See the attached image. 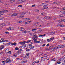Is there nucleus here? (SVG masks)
<instances>
[{
    "label": "nucleus",
    "instance_id": "nucleus-1",
    "mask_svg": "<svg viewBox=\"0 0 65 65\" xmlns=\"http://www.w3.org/2000/svg\"><path fill=\"white\" fill-rule=\"evenodd\" d=\"M6 62L7 63H10L11 62V60L9 58H7L6 60Z\"/></svg>",
    "mask_w": 65,
    "mask_h": 65
},
{
    "label": "nucleus",
    "instance_id": "nucleus-2",
    "mask_svg": "<svg viewBox=\"0 0 65 65\" xmlns=\"http://www.w3.org/2000/svg\"><path fill=\"white\" fill-rule=\"evenodd\" d=\"M18 15V13H14L12 15H11V17H14V16H17Z\"/></svg>",
    "mask_w": 65,
    "mask_h": 65
},
{
    "label": "nucleus",
    "instance_id": "nucleus-3",
    "mask_svg": "<svg viewBox=\"0 0 65 65\" xmlns=\"http://www.w3.org/2000/svg\"><path fill=\"white\" fill-rule=\"evenodd\" d=\"M19 44H21V45H23L25 44V42L24 41L22 42H20L19 43Z\"/></svg>",
    "mask_w": 65,
    "mask_h": 65
},
{
    "label": "nucleus",
    "instance_id": "nucleus-4",
    "mask_svg": "<svg viewBox=\"0 0 65 65\" xmlns=\"http://www.w3.org/2000/svg\"><path fill=\"white\" fill-rule=\"evenodd\" d=\"M27 1V0H19V2L20 3H22V2H24L25 1Z\"/></svg>",
    "mask_w": 65,
    "mask_h": 65
},
{
    "label": "nucleus",
    "instance_id": "nucleus-5",
    "mask_svg": "<svg viewBox=\"0 0 65 65\" xmlns=\"http://www.w3.org/2000/svg\"><path fill=\"white\" fill-rule=\"evenodd\" d=\"M4 48V45H2L0 47V50H2L3 48Z\"/></svg>",
    "mask_w": 65,
    "mask_h": 65
},
{
    "label": "nucleus",
    "instance_id": "nucleus-6",
    "mask_svg": "<svg viewBox=\"0 0 65 65\" xmlns=\"http://www.w3.org/2000/svg\"><path fill=\"white\" fill-rule=\"evenodd\" d=\"M11 44L12 45L15 46L16 45H17V43H16V42H14L13 43H12Z\"/></svg>",
    "mask_w": 65,
    "mask_h": 65
},
{
    "label": "nucleus",
    "instance_id": "nucleus-7",
    "mask_svg": "<svg viewBox=\"0 0 65 65\" xmlns=\"http://www.w3.org/2000/svg\"><path fill=\"white\" fill-rule=\"evenodd\" d=\"M22 53V51L18 50L17 52V54H20V53Z\"/></svg>",
    "mask_w": 65,
    "mask_h": 65
},
{
    "label": "nucleus",
    "instance_id": "nucleus-8",
    "mask_svg": "<svg viewBox=\"0 0 65 65\" xmlns=\"http://www.w3.org/2000/svg\"><path fill=\"white\" fill-rule=\"evenodd\" d=\"M26 13L25 12H22L21 13V14L22 15H25L26 14Z\"/></svg>",
    "mask_w": 65,
    "mask_h": 65
},
{
    "label": "nucleus",
    "instance_id": "nucleus-9",
    "mask_svg": "<svg viewBox=\"0 0 65 65\" xmlns=\"http://www.w3.org/2000/svg\"><path fill=\"white\" fill-rule=\"evenodd\" d=\"M59 26H60V27H64L65 26L63 25L60 24L59 25Z\"/></svg>",
    "mask_w": 65,
    "mask_h": 65
},
{
    "label": "nucleus",
    "instance_id": "nucleus-10",
    "mask_svg": "<svg viewBox=\"0 0 65 65\" xmlns=\"http://www.w3.org/2000/svg\"><path fill=\"white\" fill-rule=\"evenodd\" d=\"M58 48H63V45H60L59 47H58Z\"/></svg>",
    "mask_w": 65,
    "mask_h": 65
},
{
    "label": "nucleus",
    "instance_id": "nucleus-11",
    "mask_svg": "<svg viewBox=\"0 0 65 65\" xmlns=\"http://www.w3.org/2000/svg\"><path fill=\"white\" fill-rule=\"evenodd\" d=\"M34 47V46H31V47L30 46V49H33V48H34V47Z\"/></svg>",
    "mask_w": 65,
    "mask_h": 65
},
{
    "label": "nucleus",
    "instance_id": "nucleus-12",
    "mask_svg": "<svg viewBox=\"0 0 65 65\" xmlns=\"http://www.w3.org/2000/svg\"><path fill=\"white\" fill-rule=\"evenodd\" d=\"M43 4H44V6H47L48 5L47 4L45 3H43Z\"/></svg>",
    "mask_w": 65,
    "mask_h": 65
},
{
    "label": "nucleus",
    "instance_id": "nucleus-13",
    "mask_svg": "<svg viewBox=\"0 0 65 65\" xmlns=\"http://www.w3.org/2000/svg\"><path fill=\"white\" fill-rule=\"evenodd\" d=\"M22 47H23V48L26 47V45L23 44V45Z\"/></svg>",
    "mask_w": 65,
    "mask_h": 65
},
{
    "label": "nucleus",
    "instance_id": "nucleus-14",
    "mask_svg": "<svg viewBox=\"0 0 65 65\" xmlns=\"http://www.w3.org/2000/svg\"><path fill=\"white\" fill-rule=\"evenodd\" d=\"M20 30H21V31H23L25 30V28H22V27H21V28L20 29Z\"/></svg>",
    "mask_w": 65,
    "mask_h": 65
},
{
    "label": "nucleus",
    "instance_id": "nucleus-15",
    "mask_svg": "<svg viewBox=\"0 0 65 65\" xmlns=\"http://www.w3.org/2000/svg\"><path fill=\"white\" fill-rule=\"evenodd\" d=\"M43 8H44V9H46L47 8H48V7L47 6H44L43 7Z\"/></svg>",
    "mask_w": 65,
    "mask_h": 65
},
{
    "label": "nucleus",
    "instance_id": "nucleus-16",
    "mask_svg": "<svg viewBox=\"0 0 65 65\" xmlns=\"http://www.w3.org/2000/svg\"><path fill=\"white\" fill-rule=\"evenodd\" d=\"M26 50L27 52H29V51H30V49H28L27 48H26Z\"/></svg>",
    "mask_w": 65,
    "mask_h": 65
},
{
    "label": "nucleus",
    "instance_id": "nucleus-17",
    "mask_svg": "<svg viewBox=\"0 0 65 65\" xmlns=\"http://www.w3.org/2000/svg\"><path fill=\"white\" fill-rule=\"evenodd\" d=\"M11 27H9V28H6V30H10V29H11Z\"/></svg>",
    "mask_w": 65,
    "mask_h": 65
},
{
    "label": "nucleus",
    "instance_id": "nucleus-18",
    "mask_svg": "<svg viewBox=\"0 0 65 65\" xmlns=\"http://www.w3.org/2000/svg\"><path fill=\"white\" fill-rule=\"evenodd\" d=\"M48 18H49V17L48 16H45L44 17V18L45 19H48Z\"/></svg>",
    "mask_w": 65,
    "mask_h": 65
},
{
    "label": "nucleus",
    "instance_id": "nucleus-19",
    "mask_svg": "<svg viewBox=\"0 0 65 65\" xmlns=\"http://www.w3.org/2000/svg\"><path fill=\"white\" fill-rule=\"evenodd\" d=\"M24 15H20L19 16V18H24Z\"/></svg>",
    "mask_w": 65,
    "mask_h": 65
},
{
    "label": "nucleus",
    "instance_id": "nucleus-20",
    "mask_svg": "<svg viewBox=\"0 0 65 65\" xmlns=\"http://www.w3.org/2000/svg\"><path fill=\"white\" fill-rule=\"evenodd\" d=\"M5 52H7V53H8V52H9V50L8 49H6L5 50Z\"/></svg>",
    "mask_w": 65,
    "mask_h": 65
},
{
    "label": "nucleus",
    "instance_id": "nucleus-21",
    "mask_svg": "<svg viewBox=\"0 0 65 65\" xmlns=\"http://www.w3.org/2000/svg\"><path fill=\"white\" fill-rule=\"evenodd\" d=\"M60 3V2H54V4H59V3Z\"/></svg>",
    "mask_w": 65,
    "mask_h": 65
},
{
    "label": "nucleus",
    "instance_id": "nucleus-22",
    "mask_svg": "<svg viewBox=\"0 0 65 65\" xmlns=\"http://www.w3.org/2000/svg\"><path fill=\"white\" fill-rule=\"evenodd\" d=\"M63 61L64 62V63H65V57H64L62 59Z\"/></svg>",
    "mask_w": 65,
    "mask_h": 65
},
{
    "label": "nucleus",
    "instance_id": "nucleus-23",
    "mask_svg": "<svg viewBox=\"0 0 65 65\" xmlns=\"http://www.w3.org/2000/svg\"><path fill=\"white\" fill-rule=\"evenodd\" d=\"M15 50H16L17 51L18 50H19V48L18 47H16L15 48Z\"/></svg>",
    "mask_w": 65,
    "mask_h": 65
},
{
    "label": "nucleus",
    "instance_id": "nucleus-24",
    "mask_svg": "<svg viewBox=\"0 0 65 65\" xmlns=\"http://www.w3.org/2000/svg\"><path fill=\"white\" fill-rule=\"evenodd\" d=\"M47 56V55L46 54H44V55H43V56L44 57H46Z\"/></svg>",
    "mask_w": 65,
    "mask_h": 65
},
{
    "label": "nucleus",
    "instance_id": "nucleus-25",
    "mask_svg": "<svg viewBox=\"0 0 65 65\" xmlns=\"http://www.w3.org/2000/svg\"><path fill=\"white\" fill-rule=\"evenodd\" d=\"M23 6L21 5H18V7H22Z\"/></svg>",
    "mask_w": 65,
    "mask_h": 65
},
{
    "label": "nucleus",
    "instance_id": "nucleus-26",
    "mask_svg": "<svg viewBox=\"0 0 65 65\" xmlns=\"http://www.w3.org/2000/svg\"><path fill=\"white\" fill-rule=\"evenodd\" d=\"M41 26V25H36V26L37 27H40Z\"/></svg>",
    "mask_w": 65,
    "mask_h": 65
},
{
    "label": "nucleus",
    "instance_id": "nucleus-27",
    "mask_svg": "<svg viewBox=\"0 0 65 65\" xmlns=\"http://www.w3.org/2000/svg\"><path fill=\"white\" fill-rule=\"evenodd\" d=\"M26 21H28V20H30V19L26 18Z\"/></svg>",
    "mask_w": 65,
    "mask_h": 65
},
{
    "label": "nucleus",
    "instance_id": "nucleus-28",
    "mask_svg": "<svg viewBox=\"0 0 65 65\" xmlns=\"http://www.w3.org/2000/svg\"><path fill=\"white\" fill-rule=\"evenodd\" d=\"M5 41H6V40H3L1 41V42H5Z\"/></svg>",
    "mask_w": 65,
    "mask_h": 65
},
{
    "label": "nucleus",
    "instance_id": "nucleus-29",
    "mask_svg": "<svg viewBox=\"0 0 65 65\" xmlns=\"http://www.w3.org/2000/svg\"><path fill=\"white\" fill-rule=\"evenodd\" d=\"M39 10L38 9H36V12H39Z\"/></svg>",
    "mask_w": 65,
    "mask_h": 65
},
{
    "label": "nucleus",
    "instance_id": "nucleus-30",
    "mask_svg": "<svg viewBox=\"0 0 65 65\" xmlns=\"http://www.w3.org/2000/svg\"><path fill=\"white\" fill-rule=\"evenodd\" d=\"M56 50H57V49H58V47H55L54 48Z\"/></svg>",
    "mask_w": 65,
    "mask_h": 65
},
{
    "label": "nucleus",
    "instance_id": "nucleus-31",
    "mask_svg": "<svg viewBox=\"0 0 65 65\" xmlns=\"http://www.w3.org/2000/svg\"><path fill=\"white\" fill-rule=\"evenodd\" d=\"M5 33L6 34H9V32H8L7 31H5Z\"/></svg>",
    "mask_w": 65,
    "mask_h": 65
},
{
    "label": "nucleus",
    "instance_id": "nucleus-32",
    "mask_svg": "<svg viewBox=\"0 0 65 65\" xmlns=\"http://www.w3.org/2000/svg\"><path fill=\"white\" fill-rule=\"evenodd\" d=\"M61 21L62 22H65V19H63V20H61Z\"/></svg>",
    "mask_w": 65,
    "mask_h": 65
},
{
    "label": "nucleus",
    "instance_id": "nucleus-33",
    "mask_svg": "<svg viewBox=\"0 0 65 65\" xmlns=\"http://www.w3.org/2000/svg\"><path fill=\"white\" fill-rule=\"evenodd\" d=\"M62 60H63V59L62 58H60L58 61H62Z\"/></svg>",
    "mask_w": 65,
    "mask_h": 65
},
{
    "label": "nucleus",
    "instance_id": "nucleus-34",
    "mask_svg": "<svg viewBox=\"0 0 65 65\" xmlns=\"http://www.w3.org/2000/svg\"><path fill=\"white\" fill-rule=\"evenodd\" d=\"M30 41H31V40H28L26 43H29V42H30Z\"/></svg>",
    "mask_w": 65,
    "mask_h": 65
},
{
    "label": "nucleus",
    "instance_id": "nucleus-35",
    "mask_svg": "<svg viewBox=\"0 0 65 65\" xmlns=\"http://www.w3.org/2000/svg\"><path fill=\"white\" fill-rule=\"evenodd\" d=\"M61 62L60 61H58L57 62V64H60L61 63Z\"/></svg>",
    "mask_w": 65,
    "mask_h": 65
},
{
    "label": "nucleus",
    "instance_id": "nucleus-36",
    "mask_svg": "<svg viewBox=\"0 0 65 65\" xmlns=\"http://www.w3.org/2000/svg\"><path fill=\"white\" fill-rule=\"evenodd\" d=\"M61 13H64V12H65L63 11H61Z\"/></svg>",
    "mask_w": 65,
    "mask_h": 65
},
{
    "label": "nucleus",
    "instance_id": "nucleus-37",
    "mask_svg": "<svg viewBox=\"0 0 65 65\" xmlns=\"http://www.w3.org/2000/svg\"><path fill=\"white\" fill-rule=\"evenodd\" d=\"M5 61H2V63H3L4 64V65H5Z\"/></svg>",
    "mask_w": 65,
    "mask_h": 65
},
{
    "label": "nucleus",
    "instance_id": "nucleus-38",
    "mask_svg": "<svg viewBox=\"0 0 65 65\" xmlns=\"http://www.w3.org/2000/svg\"><path fill=\"white\" fill-rule=\"evenodd\" d=\"M0 12H1V13H4V12H4V11H0Z\"/></svg>",
    "mask_w": 65,
    "mask_h": 65
},
{
    "label": "nucleus",
    "instance_id": "nucleus-39",
    "mask_svg": "<svg viewBox=\"0 0 65 65\" xmlns=\"http://www.w3.org/2000/svg\"><path fill=\"white\" fill-rule=\"evenodd\" d=\"M39 37H42L43 36V35H40L39 36Z\"/></svg>",
    "mask_w": 65,
    "mask_h": 65
},
{
    "label": "nucleus",
    "instance_id": "nucleus-40",
    "mask_svg": "<svg viewBox=\"0 0 65 65\" xmlns=\"http://www.w3.org/2000/svg\"><path fill=\"white\" fill-rule=\"evenodd\" d=\"M8 53L9 54H10L11 53V52L10 51H9Z\"/></svg>",
    "mask_w": 65,
    "mask_h": 65
},
{
    "label": "nucleus",
    "instance_id": "nucleus-41",
    "mask_svg": "<svg viewBox=\"0 0 65 65\" xmlns=\"http://www.w3.org/2000/svg\"><path fill=\"white\" fill-rule=\"evenodd\" d=\"M35 5H32L31 6V7H35Z\"/></svg>",
    "mask_w": 65,
    "mask_h": 65
},
{
    "label": "nucleus",
    "instance_id": "nucleus-42",
    "mask_svg": "<svg viewBox=\"0 0 65 65\" xmlns=\"http://www.w3.org/2000/svg\"><path fill=\"white\" fill-rule=\"evenodd\" d=\"M47 41H48V42H50V39H47Z\"/></svg>",
    "mask_w": 65,
    "mask_h": 65
},
{
    "label": "nucleus",
    "instance_id": "nucleus-43",
    "mask_svg": "<svg viewBox=\"0 0 65 65\" xmlns=\"http://www.w3.org/2000/svg\"><path fill=\"white\" fill-rule=\"evenodd\" d=\"M26 61H22V63H25V62H26Z\"/></svg>",
    "mask_w": 65,
    "mask_h": 65
},
{
    "label": "nucleus",
    "instance_id": "nucleus-44",
    "mask_svg": "<svg viewBox=\"0 0 65 65\" xmlns=\"http://www.w3.org/2000/svg\"><path fill=\"white\" fill-rule=\"evenodd\" d=\"M2 24L3 26H5L6 25V24L5 23H3Z\"/></svg>",
    "mask_w": 65,
    "mask_h": 65
},
{
    "label": "nucleus",
    "instance_id": "nucleus-45",
    "mask_svg": "<svg viewBox=\"0 0 65 65\" xmlns=\"http://www.w3.org/2000/svg\"><path fill=\"white\" fill-rule=\"evenodd\" d=\"M0 26L1 27H3V24H1L0 25Z\"/></svg>",
    "mask_w": 65,
    "mask_h": 65
},
{
    "label": "nucleus",
    "instance_id": "nucleus-46",
    "mask_svg": "<svg viewBox=\"0 0 65 65\" xmlns=\"http://www.w3.org/2000/svg\"><path fill=\"white\" fill-rule=\"evenodd\" d=\"M45 46V44H43L42 45V46L43 47H44V46Z\"/></svg>",
    "mask_w": 65,
    "mask_h": 65
},
{
    "label": "nucleus",
    "instance_id": "nucleus-47",
    "mask_svg": "<svg viewBox=\"0 0 65 65\" xmlns=\"http://www.w3.org/2000/svg\"><path fill=\"white\" fill-rule=\"evenodd\" d=\"M48 17V19H52V18L51 17Z\"/></svg>",
    "mask_w": 65,
    "mask_h": 65
},
{
    "label": "nucleus",
    "instance_id": "nucleus-48",
    "mask_svg": "<svg viewBox=\"0 0 65 65\" xmlns=\"http://www.w3.org/2000/svg\"><path fill=\"white\" fill-rule=\"evenodd\" d=\"M36 29H32V31H36Z\"/></svg>",
    "mask_w": 65,
    "mask_h": 65
},
{
    "label": "nucleus",
    "instance_id": "nucleus-49",
    "mask_svg": "<svg viewBox=\"0 0 65 65\" xmlns=\"http://www.w3.org/2000/svg\"><path fill=\"white\" fill-rule=\"evenodd\" d=\"M15 1L14 0H12V1H12V2H14Z\"/></svg>",
    "mask_w": 65,
    "mask_h": 65
},
{
    "label": "nucleus",
    "instance_id": "nucleus-50",
    "mask_svg": "<svg viewBox=\"0 0 65 65\" xmlns=\"http://www.w3.org/2000/svg\"><path fill=\"white\" fill-rule=\"evenodd\" d=\"M26 55L27 56H29V53H26Z\"/></svg>",
    "mask_w": 65,
    "mask_h": 65
},
{
    "label": "nucleus",
    "instance_id": "nucleus-51",
    "mask_svg": "<svg viewBox=\"0 0 65 65\" xmlns=\"http://www.w3.org/2000/svg\"><path fill=\"white\" fill-rule=\"evenodd\" d=\"M29 46H30H30H32V45H31V44H29Z\"/></svg>",
    "mask_w": 65,
    "mask_h": 65
},
{
    "label": "nucleus",
    "instance_id": "nucleus-52",
    "mask_svg": "<svg viewBox=\"0 0 65 65\" xmlns=\"http://www.w3.org/2000/svg\"><path fill=\"white\" fill-rule=\"evenodd\" d=\"M25 24H29V23L28 22V21L27 22H25Z\"/></svg>",
    "mask_w": 65,
    "mask_h": 65
},
{
    "label": "nucleus",
    "instance_id": "nucleus-53",
    "mask_svg": "<svg viewBox=\"0 0 65 65\" xmlns=\"http://www.w3.org/2000/svg\"><path fill=\"white\" fill-rule=\"evenodd\" d=\"M53 37H52V38H50V40L51 41V40H53Z\"/></svg>",
    "mask_w": 65,
    "mask_h": 65
},
{
    "label": "nucleus",
    "instance_id": "nucleus-54",
    "mask_svg": "<svg viewBox=\"0 0 65 65\" xmlns=\"http://www.w3.org/2000/svg\"><path fill=\"white\" fill-rule=\"evenodd\" d=\"M35 37V38H36V39H37L38 37H37V36H36Z\"/></svg>",
    "mask_w": 65,
    "mask_h": 65
},
{
    "label": "nucleus",
    "instance_id": "nucleus-55",
    "mask_svg": "<svg viewBox=\"0 0 65 65\" xmlns=\"http://www.w3.org/2000/svg\"><path fill=\"white\" fill-rule=\"evenodd\" d=\"M32 39H33L34 40V39H35V38L34 37H32Z\"/></svg>",
    "mask_w": 65,
    "mask_h": 65
},
{
    "label": "nucleus",
    "instance_id": "nucleus-56",
    "mask_svg": "<svg viewBox=\"0 0 65 65\" xmlns=\"http://www.w3.org/2000/svg\"><path fill=\"white\" fill-rule=\"evenodd\" d=\"M49 45H50V44H48L46 45V46H49Z\"/></svg>",
    "mask_w": 65,
    "mask_h": 65
},
{
    "label": "nucleus",
    "instance_id": "nucleus-57",
    "mask_svg": "<svg viewBox=\"0 0 65 65\" xmlns=\"http://www.w3.org/2000/svg\"><path fill=\"white\" fill-rule=\"evenodd\" d=\"M24 33H25V34H26V33H27V31L25 30L24 31Z\"/></svg>",
    "mask_w": 65,
    "mask_h": 65
},
{
    "label": "nucleus",
    "instance_id": "nucleus-58",
    "mask_svg": "<svg viewBox=\"0 0 65 65\" xmlns=\"http://www.w3.org/2000/svg\"><path fill=\"white\" fill-rule=\"evenodd\" d=\"M4 11L5 12H8V11H7V10H4Z\"/></svg>",
    "mask_w": 65,
    "mask_h": 65
},
{
    "label": "nucleus",
    "instance_id": "nucleus-59",
    "mask_svg": "<svg viewBox=\"0 0 65 65\" xmlns=\"http://www.w3.org/2000/svg\"><path fill=\"white\" fill-rule=\"evenodd\" d=\"M45 2H46V3H48L49 2L48 1H45Z\"/></svg>",
    "mask_w": 65,
    "mask_h": 65
},
{
    "label": "nucleus",
    "instance_id": "nucleus-60",
    "mask_svg": "<svg viewBox=\"0 0 65 65\" xmlns=\"http://www.w3.org/2000/svg\"><path fill=\"white\" fill-rule=\"evenodd\" d=\"M23 20L24 21H26V18H24Z\"/></svg>",
    "mask_w": 65,
    "mask_h": 65
},
{
    "label": "nucleus",
    "instance_id": "nucleus-61",
    "mask_svg": "<svg viewBox=\"0 0 65 65\" xmlns=\"http://www.w3.org/2000/svg\"><path fill=\"white\" fill-rule=\"evenodd\" d=\"M62 15H63L61 14L59 15V17H62Z\"/></svg>",
    "mask_w": 65,
    "mask_h": 65
},
{
    "label": "nucleus",
    "instance_id": "nucleus-62",
    "mask_svg": "<svg viewBox=\"0 0 65 65\" xmlns=\"http://www.w3.org/2000/svg\"><path fill=\"white\" fill-rule=\"evenodd\" d=\"M44 14V13L43 12H42L41 13V15H43Z\"/></svg>",
    "mask_w": 65,
    "mask_h": 65
},
{
    "label": "nucleus",
    "instance_id": "nucleus-63",
    "mask_svg": "<svg viewBox=\"0 0 65 65\" xmlns=\"http://www.w3.org/2000/svg\"><path fill=\"white\" fill-rule=\"evenodd\" d=\"M63 10H65V7L63 8Z\"/></svg>",
    "mask_w": 65,
    "mask_h": 65
},
{
    "label": "nucleus",
    "instance_id": "nucleus-64",
    "mask_svg": "<svg viewBox=\"0 0 65 65\" xmlns=\"http://www.w3.org/2000/svg\"><path fill=\"white\" fill-rule=\"evenodd\" d=\"M61 65H65V64L64 63H62Z\"/></svg>",
    "mask_w": 65,
    "mask_h": 65
}]
</instances>
